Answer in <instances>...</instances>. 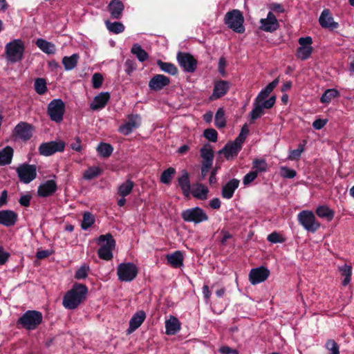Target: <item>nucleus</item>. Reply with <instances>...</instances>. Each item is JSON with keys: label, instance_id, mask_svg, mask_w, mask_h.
<instances>
[{"label": "nucleus", "instance_id": "nucleus-51", "mask_svg": "<svg viewBox=\"0 0 354 354\" xmlns=\"http://www.w3.org/2000/svg\"><path fill=\"white\" fill-rule=\"evenodd\" d=\"M90 267L87 264H83L75 272V278L78 280L84 279L87 277Z\"/></svg>", "mask_w": 354, "mask_h": 354}, {"label": "nucleus", "instance_id": "nucleus-37", "mask_svg": "<svg viewBox=\"0 0 354 354\" xmlns=\"http://www.w3.org/2000/svg\"><path fill=\"white\" fill-rule=\"evenodd\" d=\"M131 53L134 55L140 62H144L149 59L148 53L138 44H134L132 46Z\"/></svg>", "mask_w": 354, "mask_h": 354}, {"label": "nucleus", "instance_id": "nucleus-54", "mask_svg": "<svg viewBox=\"0 0 354 354\" xmlns=\"http://www.w3.org/2000/svg\"><path fill=\"white\" fill-rule=\"evenodd\" d=\"M267 240L271 243H282L285 241L283 236L277 232L270 234L267 237Z\"/></svg>", "mask_w": 354, "mask_h": 354}, {"label": "nucleus", "instance_id": "nucleus-46", "mask_svg": "<svg viewBox=\"0 0 354 354\" xmlns=\"http://www.w3.org/2000/svg\"><path fill=\"white\" fill-rule=\"evenodd\" d=\"M105 24L107 29L113 33L119 34L124 30V26L121 22H110L106 21Z\"/></svg>", "mask_w": 354, "mask_h": 354}, {"label": "nucleus", "instance_id": "nucleus-3", "mask_svg": "<svg viewBox=\"0 0 354 354\" xmlns=\"http://www.w3.org/2000/svg\"><path fill=\"white\" fill-rule=\"evenodd\" d=\"M25 51L24 42L20 39H15L8 42L5 46L6 60L10 63L21 62Z\"/></svg>", "mask_w": 354, "mask_h": 354}, {"label": "nucleus", "instance_id": "nucleus-15", "mask_svg": "<svg viewBox=\"0 0 354 354\" xmlns=\"http://www.w3.org/2000/svg\"><path fill=\"white\" fill-rule=\"evenodd\" d=\"M298 42L299 47L297 51V57L301 60L308 59L313 52V39L310 37H300Z\"/></svg>", "mask_w": 354, "mask_h": 354}, {"label": "nucleus", "instance_id": "nucleus-11", "mask_svg": "<svg viewBox=\"0 0 354 354\" xmlns=\"http://www.w3.org/2000/svg\"><path fill=\"white\" fill-rule=\"evenodd\" d=\"M16 172L21 183L28 184L37 177V167L35 165L23 163L16 168Z\"/></svg>", "mask_w": 354, "mask_h": 354}, {"label": "nucleus", "instance_id": "nucleus-30", "mask_svg": "<svg viewBox=\"0 0 354 354\" xmlns=\"http://www.w3.org/2000/svg\"><path fill=\"white\" fill-rule=\"evenodd\" d=\"M208 192V188L201 183L194 185L191 189V194L192 196L194 198L200 200L206 199L207 198Z\"/></svg>", "mask_w": 354, "mask_h": 354}, {"label": "nucleus", "instance_id": "nucleus-56", "mask_svg": "<svg viewBox=\"0 0 354 354\" xmlns=\"http://www.w3.org/2000/svg\"><path fill=\"white\" fill-rule=\"evenodd\" d=\"M326 348L331 351L330 354H339V346L333 339H328L326 343Z\"/></svg>", "mask_w": 354, "mask_h": 354}, {"label": "nucleus", "instance_id": "nucleus-64", "mask_svg": "<svg viewBox=\"0 0 354 354\" xmlns=\"http://www.w3.org/2000/svg\"><path fill=\"white\" fill-rule=\"evenodd\" d=\"M30 199L31 197L30 195H23L20 197L19 202L21 206L28 207L30 203Z\"/></svg>", "mask_w": 354, "mask_h": 354}, {"label": "nucleus", "instance_id": "nucleus-61", "mask_svg": "<svg viewBox=\"0 0 354 354\" xmlns=\"http://www.w3.org/2000/svg\"><path fill=\"white\" fill-rule=\"evenodd\" d=\"M219 353L221 354H239V351L236 349H232L229 346H221L219 350Z\"/></svg>", "mask_w": 354, "mask_h": 354}, {"label": "nucleus", "instance_id": "nucleus-28", "mask_svg": "<svg viewBox=\"0 0 354 354\" xmlns=\"http://www.w3.org/2000/svg\"><path fill=\"white\" fill-rule=\"evenodd\" d=\"M178 183L183 195L186 197H189L191 194V185L189 176L187 171L183 170L182 171L181 176L178 178Z\"/></svg>", "mask_w": 354, "mask_h": 354}, {"label": "nucleus", "instance_id": "nucleus-8", "mask_svg": "<svg viewBox=\"0 0 354 354\" xmlns=\"http://www.w3.org/2000/svg\"><path fill=\"white\" fill-rule=\"evenodd\" d=\"M65 104L61 99H53L48 104V115L55 122L60 123L63 120Z\"/></svg>", "mask_w": 354, "mask_h": 354}, {"label": "nucleus", "instance_id": "nucleus-25", "mask_svg": "<svg viewBox=\"0 0 354 354\" xmlns=\"http://www.w3.org/2000/svg\"><path fill=\"white\" fill-rule=\"evenodd\" d=\"M319 22L322 27L331 30L337 28L339 26L338 23L334 21L333 17L328 9H324L322 11Z\"/></svg>", "mask_w": 354, "mask_h": 354}, {"label": "nucleus", "instance_id": "nucleus-59", "mask_svg": "<svg viewBox=\"0 0 354 354\" xmlns=\"http://www.w3.org/2000/svg\"><path fill=\"white\" fill-rule=\"evenodd\" d=\"M103 82V77L100 73H95L92 77L93 87L95 88H100Z\"/></svg>", "mask_w": 354, "mask_h": 354}, {"label": "nucleus", "instance_id": "nucleus-32", "mask_svg": "<svg viewBox=\"0 0 354 354\" xmlns=\"http://www.w3.org/2000/svg\"><path fill=\"white\" fill-rule=\"evenodd\" d=\"M35 44L37 46L46 54L53 55L55 53V46L51 42H49L44 39L39 38L37 39Z\"/></svg>", "mask_w": 354, "mask_h": 354}, {"label": "nucleus", "instance_id": "nucleus-57", "mask_svg": "<svg viewBox=\"0 0 354 354\" xmlns=\"http://www.w3.org/2000/svg\"><path fill=\"white\" fill-rule=\"evenodd\" d=\"M258 176V174L256 171H250L246 175L244 176L243 178V183L245 186H248L252 182H253Z\"/></svg>", "mask_w": 354, "mask_h": 354}, {"label": "nucleus", "instance_id": "nucleus-10", "mask_svg": "<svg viewBox=\"0 0 354 354\" xmlns=\"http://www.w3.org/2000/svg\"><path fill=\"white\" fill-rule=\"evenodd\" d=\"M181 217L185 222L198 224L207 221L209 218L205 212L198 207L185 209L181 213Z\"/></svg>", "mask_w": 354, "mask_h": 354}, {"label": "nucleus", "instance_id": "nucleus-12", "mask_svg": "<svg viewBox=\"0 0 354 354\" xmlns=\"http://www.w3.org/2000/svg\"><path fill=\"white\" fill-rule=\"evenodd\" d=\"M65 143L63 141H51L43 142L39 147V152L44 156H49L56 152H62L64 150Z\"/></svg>", "mask_w": 354, "mask_h": 354}, {"label": "nucleus", "instance_id": "nucleus-33", "mask_svg": "<svg viewBox=\"0 0 354 354\" xmlns=\"http://www.w3.org/2000/svg\"><path fill=\"white\" fill-rule=\"evenodd\" d=\"M166 258L168 263L174 268H180L183 265V255L180 251L167 254Z\"/></svg>", "mask_w": 354, "mask_h": 354}, {"label": "nucleus", "instance_id": "nucleus-17", "mask_svg": "<svg viewBox=\"0 0 354 354\" xmlns=\"http://www.w3.org/2000/svg\"><path fill=\"white\" fill-rule=\"evenodd\" d=\"M270 271L263 266L253 268L249 274V279L252 285L259 284L266 281L269 277Z\"/></svg>", "mask_w": 354, "mask_h": 354}, {"label": "nucleus", "instance_id": "nucleus-35", "mask_svg": "<svg viewBox=\"0 0 354 354\" xmlns=\"http://www.w3.org/2000/svg\"><path fill=\"white\" fill-rule=\"evenodd\" d=\"M80 56L74 53L71 56H64L62 58V64L66 71H71L75 68L77 64Z\"/></svg>", "mask_w": 354, "mask_h": 354}, {"label": "nucleus", "instance_id": "nucleus-22", "mask_svg": "<svg viewBox=\"0 0 354 354\" xmlns=\"http://www.w3.org/2000/svg\"><path fill=\"white\" fill-rule=\"evenodd\" d=\"M241 148L242 145L234 140L232 142L226 144L219 153H223L227 160H230L236 156Z\"/></svg>", "mask_w": 354, "mask_h": 354}, {"label": "nucleus", "instance_id": "nucleus-38", "mask_svg": "<svg viewBox=\"0 0 354 354\" xmlns=\"http://www.w3.org/2000/svg\"><path fill=\"white\" fill-rule=\"evenodd\" d=\"M339 96V92L335 88L326 89L320 98V102L323 104H329L333 99Z\"/></svg>", "mask_w": 354, "mask_h": 354}, {"label": "nucleus", "instance_id": "nucleus-31", "mask_svg": "<svg viewBox=\"0 0 354 354\" xmlns=\"http://www.w3.org/2000/svg\"><path fill=\"white\" fill-rule=\"evenodd\" d=\"M165 329L167 335H175L180 329L179 320L176 317L171 316L165 322Z\"/></svg>", "mask_w": 354, "mask_h": 354}, {"label": "nucleus", "instance_id": "nucleus-52", "mask_svg": "<svg viewBox=\"0 0 354 354\" xmlns=\"http://www.w3.org/2000/svg\"><path fill=\"white\" fill-rule=\"evenodd\" d=\"M303 144H300L297 149L290 151L288 159L290 160L298 159L304 151V146L306 141L304 140Z\"/></svg>", "mask_w": 354, "mask_h": 354}, {"label": "nucleus", "instance_id": "nucleus-4", "mask_svg": "<svg viewBox=\"0 0 354 354\" xmlns=\"http://www.w3.org/2000/svg\"><path fill=\"white\" fill-rule=\"evenodd\" d=\"M98 243H102L98 250L97 254L100 259L109 261L113 258V250L115 246V241L109 233L100 235Z\"/></svg>", "mask_w": 354, "mask_h": 354}, {"label": "nucleus", "instance_id": "nucleus-43", "mask_svg": "<svg viewBox=\"0 0 354 354\" xmlns=\"http://www.w3.org/2000/svg\"><path fill=\"white\" fill-rule=\"evenodd\" d=\"M134 184L130 180H127L124 183H122L118 189V194L120 196H127L131 192L133 188Z\"/></svg>", "mask_w": 354, "mask_h": 354}, {"label": "nucleus", "instance_id": "nucleus-45", "mask_svg": "<svg viewBox=\"0 0 354 354\" xmlns=\"http://www.w3.org/2000/svg\"><path fill=\"white\" fill-rule=\"evenodd\" d=\"M175 174L176 169L174 167H169L162 171L160 178V182L165 185L170 184Z\"/></svg>", "mask_w": 354, "mask_h": 354}, {"label": "nucleus", "instance_id": "nucleus-1", "mask_svg": "<svg viewBox=\"0 0 354 354\" xmlns=\"http://www.w3.org/2000/svg\"><path fill=\"white\" fill-rule=\"evenodd\" d=\"M279 82V80L277 77L263 88L257 95L253 102V109L249 115L252 122L260 118L265 113V109H270L274 106L276 97L272 96L268 99L267 98L278 85Z\"/></svg>", "mask_w": 354, "mask_h": 354}, {"label": "nucleus", "instance_id": "nucleus-9", "mask_svg": "<svg viewBox=\"0 0 354 354\" xmlns=\"http://www.w3.org/2000/svg\"><path fill=\"white\" fill-rule=\"evenodd\" d=\"M138 272V267L133 263H120L117 268V274L120 281H132Z\"/></svg>", "mask_w": 354, "mask_h": 354}, {"label": "nucleus", "instance_id": "nucleus-55", "mask_svg": "<svg viewBox=\"0 0 354 354\" xmlns=\"http://www.w3.org/2000/svg\"><path fill=\"white\" fill-rule=\"evenodd\" d=\"M204 137L209 141L215 142L217 141L218 133L214 129H207L203 132Z\"/></svg>", "mask_w": 354, "mask_h": 354}, {"label": "nucleus", "instance_id": "nucleus-26", "mask_svg": "<svg viewBox=\"0 0 354 354\" xmlns=\"http://www.w3.org/2000/svg\"><path fill=\"white\" fill-rule=\"evenodd\" d=\"M146 318V314L143 310L136 312L129 321V326L127 329V333L131 334L138 328Z\"/></svg>", "mask_w": 354, "mask_h": 354}, {"label": "nucleus", "instance_id": "nucleus-42", "mask_svg": "<svg viewBox=\"0 0 354 354\" xmlns=\"http://www.w3.org/2000/svg\"><path fill=\"white\" fill-rule=\"evenodd\" d=\"M96 150L101 157L108 158L111 155L113 148L108 143L101 142L97 147Z\"/></svg>", "mask_w": 354, "mask_h": 354}, {"label": "nucleus", "instance_id": "nucleus-58", "mask_svg": "<svg viewBox=\"0 0 354 354\" xmlns=\"http://www.w3.org/2000/svg\"><path fill=\"white\" fill-rule=\"evenodd\" d=\"M248 133H249V130L247 127V125L245 124L242 127L241 131L240 133L239 134L238 137L234 140L236 141V142L240 143L241 145H243V143L245 141Z\"/></svg>", "mask_w": 354, "mask_h": 354}, {"label": "nucleus", "instance_id": "nucleus-60", "mask_svg": "<svg viewBox=\"0 0 354 354\" xmlns=\"http://www.w3.org/2000/svg\"><path fill=\"white\" fill-rule=\"evenodd\" d=\"M269 9H270L269 12H272L273 14H274V13L280 14V13H283L285 12V10H284V8L283 7V6L281 4L277 3H271L269 6Z\"/></svg>", "mask_w": 354, "mask_h": 354}, {"label": "nucleus", "instance_id": "nucleus-62", "mask_svg": "<svg viewBox=\"0 0 354 354\" xmlns=\"http://www.w3.org/2000/svg\"><path fill=\"white\" fill-rule=\"evenodd\" d=\"M10 254L6 252L3 247L0 246V265H3L8 261Z\"/></svg>", "mask_w": 354, "mask_h": 354}, {"label": "nucleus", "instance_id": "nucleus-2", "mask_svg": "<svg viewBox=\"0 0 354 354\" xmlns=\"http://www.w3.org/2000/svg\"><path fill=\"white\" fill-rule=\"evenodd\" d=\"M88 292L87 287L81 283H75L73 288L64 296L62 305L68 310H74L86 298Z\"/></svg>", "mask_w": 354, "mask_h": 354}, {"label": "nucleus", "instance_id": "nucleus-27", "mask_svg": "<svg viewBox=\"0 0 354 354\" xmlns=\"http://www.w3.org/2000/svg\"><path fill=\"white\" fill-rule=\"evenodd\" d=\"M110 99V94L108 92H102L96 95L93 102L90 104V108L93 111L103 109Z\"/></svg>", "mask_w": 354, "mask_h": 354}, {"label": "nucleus", "instance_id": "nucleus-39", "mask_svg": "<svg viewBox=\"0 0 354 354\" xmlns=\"http://www.w3.org/2000/svg\"><path fill=\"white\" fill-rule=\"evenodd\" d=\"M268 165L263 158H255L252 161V171L259 173H264L268 171Z\"/></svg>", "mask_w": 354, "mask_h": 354}, {"label": "nucleus", "instance_id": "nucleus-49", "mask_svg": "<svg viewBox=\"0 0 354 354\" xmlns=\"http://www.w3.org/2000/svg\"><path fill=\"white\" fill-rule=\"evenodd\" d=\"M101 173V169L98 167H91L84 173V178L90 180L97 177Z\"/></svg>", "mask_w": 354, "mask_h": 354}, {"label": "nucleus", "instance_id": "nucleus-63", "mask_svg": "<svg viewBox=\"0 0 354 354\" xmlns=\"http://www.w3.org/2000/svg\"><path fill=\"white\" fill-rule=\"evenodd\" d=\"M124 65L126 67V72L129 74L136 69V63L133 60L127 59Z\"/></svg>", "mask_w": 354, "mask_h": 354}, {"label": "nucleus", "instance_id": "nucleus-29", "mask_svg": "<svg viewBox=\"0 0 354 354\" xmlns=\"http://www.w3.org/2000/svg\"><path fill=\"white\" fill-rule=\"evenodd\" d=\"M108 10L113 19H120L124 10V5L120 0H112L109 6Z\"/></svg>", "mask_w": 354, "mask_h": 354}, {"label": "nucleus", "instance_id": "nucleus-47", "mask_svg": "<svg viewBox=\"0 0 354 354\" xmlns=\"http://www.w3.org/2000/svg\"><path fill=\"white\" fill-rule=\"evenodd\" d=\"M95 216L89 212H86L83 214V220L81 223V227L83 230H86L92 226L95 223Z\"/></svg>", "mask_w": 354, "mask_h": 354}, {"label": "nucleus", "instance_id": "nucleus-48", "mask_svg": "<svg viewBox=\"0 0 354 354\" xmlns=\"http://www.w3.org/2000/svg\"><path fill=\"white\" fill-rule=\"evenodd\" d=\"M34 87L37 94L44 95L47 91L46 80L44 78H37L35 80Z\"/></svg>", "mask_w": 354, "mask_h": 354}, {"label": "nucleus", "instance_id": "nucleus-44", "mask_svg": "<svg viewBox=\"0 0 354 354\" xmlns=\"http://www.w3.org/2000/svg\"><path fill=\"white\" fill-rule=\"evenodd\" d=\"M339 270L341 272L342 275L344 277L342 284L346 286L351 280L352 268L351 266L344 264L339 267Z\"/></svg>", "mask_w": 354, "mask_h": 354}, {"label": "nucleus", "instance_id": "nucleus-23", "mask_svg": "<svg viewBox=\"0 0 354 354\" xmlns=\"http://www.w3.org/2000/svg\"><path fill=\"white\" fill-rule=\"evenodd\" d=\"M240 180L232 178L223 185L221 189V196L225 199H230L233 197L234 192L239 187Z\"/></svg>", "mask_w": 354, "mask_h": 354}, {"label": "nucleus", "instance_id": "nucleus-14", "mask_svg": "<svg viewBox=\"0 0 354 354\" xmlns=\"http://www.w3.org/2000/svg\"><path fill=\"white\" fill-rule=\"evenodd\" d=\"M259 29L266 32H274L279 28V22L272 12H268L266 18L259 21Z\"/></svg>", "mask_w": 354, "mask_h": 354}, {"label": "nucleus", "instance_id": "nucleus-24", "mask_svg": "<svg viewBox=\"0 0 354 354\" xmlns=\"http://www.w3.org/2000/svg\"><path fill=\"white\" fill-rule=\"evenodd\" d=\"M230 88V83L225 80H219L214 84V90L210 100H214L225 95Z\"/></svg>", "mask_w": 354, "mask_h": 354}, {"label": "nucleus", "instance_id": "nucleus-13", "mask_svg": "<svg viewBox=\"0 0 354 354\" xmlns=\"http://www.w3.org/2000/svg\"><path fill=\"white\" fill-rule=\"evenodd\" d=\"M33 129L31 124L26 122H20L15 126L12 131V136L22 141H28L32 136Z\"/></svg>", "mask_w": 354, "mask_h": 354}, {"label": "nucleus", "instance_id": "nucleus-16", "mask_svg": "<svg viewBox=\"0 0 354 354\" xmlns=\"http://www.w3.org/2000/svg\"><path fill=\"white\" fill-rule=\"evenodd\" d=\"M177 60L185 71L193 73L196 70L197 62L190 54L179 52Z\"/></svg>", "mask_w": 354, "mask_h": 354}, {"label": "nucleus", "instance_id": "nucleus-5", "mask_svg": "<svg viewBox=\"0 0 354 354\" xmlns=\"http://www.w3.org/2000/svg\"><path fill=\"white\" fill-rule=\"evenodd\" d=\"M41 313L36 310H27L19 319L18 324L27 330L35 329L41 322Z\"/></svg>", "mask_w": 354, "mask_h": 354}, {"label": "nucleus", "instance_id": "nucleus-53", "mask_svg": "<svg viewBox=\"0 0 354 354\" xmlns=\"http://www.w3.org/2000/svg\"><path fill=\"white\" fill-rule=\"evenodd\" d=\"M279 170L280 176L284 178H293L297 175L295 170L290 169L286 166L280 167Z\"/></svg>", "mask_w": 354, "mask_h": 354}, {"label": "nucleus", "instance_id": "nucleus-34", "mask_svg": "<svg viewBox=\"0 0 354 354\" xmlns=\"http://www.w3.org/2000/svg\"><path fill=\"white\" fill-rule=\"evenodd\" d=\"M13 156V149L10 147H6L0 150V166L8 165L11 163Z\"/></svg>", "mask_w": 354, "mask_h": 354}, {"label": "nucleus", "instance_id": "nucleus-20", "mask_svg": "<svg viewBox=\"0 0 354 354\" xmlns=\"http://www.w3.org/2000/svg\"><path fill=\"white\" fill-rule=\"evenodd\" d=\"M18 219L17 214L10 209L0 210V224L5 227H12L15 225Z\"/></svg>", "mask_w": 354, "mask_h": 354}, {"label": "nucleus", "instance_id": "nucleus-40", "mask_svg": "<svg viewBox=\"0 0 354 354\" xmlns=\"http://www.w3.org/2000/svg\"><path fill=\"white\" fill-rule=\"evenodd\" d=\"M317 215L320 218L331 221L334 217V212L327 205H320L316 209Z\"/></svg>", "mask_w": 354, "mask_h": 354}, {"label": "nucleus", "instance_id": "nucleus-19", "mask_svg": "<svg viewBox=\"0 0 354 354\" xmlns=\"http://www.w3.org/2000/svg\"><path fill=\"white\" fill-rule=\"evenodd\" d=\"M140 123V118L138 115H129L124 124L119 128V131L124 135H129L131 131L138 128Z\"/></svg>", "mask_w": 354, "mask_h": 354}, {"label": "nucleus", "instance_id": "nucleus-21", "mask_svg": "<svg viewBox=\"0 0 354 354\" xmlns=\"http://www.w3.org/2000/svg\"><path fill=\"white\" fill-rule=\"evenodd\" d=\"M57 189V183L54 180H48L41 183L37 189V194L41 197H47L53 195Z\"/></svg>", "mask_w": 354, "mask_h": 354}, {"label": "nucleus", "instance_id": "nucleus-50", "mask_svg": "<svg viewBox=\"0 0 354 354\" xmlns=\"http://www.w3.org/2000/svg\"><path fill=\"white\" fill-rule=\"evenodd\" d=\"M226 124L225 113L222 108H219L215 115V125L218 128H223Z\"/></svg>", "mask_w": 354, "mask_h": 354}, {"label": "nucleus", "instance_id": "nucleus-7", "mask_svg": "<svg viewBox=\"0 0 354 354\" xmlns=\"http://www.w3.org/2000/svg\"><path fill=\"white\" fill-rule=\"evenodd\" d=\"M299 224L308 232H315L320 227V223L317 221L312 211L303 210L297 215Z\"/></svg>", "mask_w": 354, "mask_h": 354}, {"label": "nucleus", "instance_id": "nucleus-41", "mask_svg": "<svg viewBox=\"0 0 354 354\" xmlns=\"http://www.w3.org/2000/svg\"><path fill=\"white\" fill-rule=\"evenodd\" d=\"M156 63L160 70L165 73L172 75H174L178 73V69L174 64L169 62H164L161 60H158Z\"/></svg>", "mask_w": 354, "mask_h": 354}, {"label": "nucleus", "instance_id": "nucleus-18", "mask_svg": "<svg viewBox=\"0 0 354 354\" xmlns=\"http://www.w3.org/2000/svg\"><path fill=\"white\" fill-rule=\"evenodd\" d=\"M170 84L169 77L164 75H156L149 82V87L151 91H158Z\"/></svg>", "mask_w": 354, "mask_h": 354}, {"label": "nucleus", "instance_id": "nucleus-36", "mask_svg": "<svg viewBox=\"0 0 354 354\" xmlns=\"http://www.w3.org/2000/svg\"><path fill=\"white\" fill-rule=\"evenodd\" d=\"M201 156L203 158V163L212 164L214 159V152L212 147L209 145H205L200 151Z\"/></svg>", "mask_w": 354, "mask_h": 354}, {"label": "nucleus", "instance_id": "nucleus-6", "mask_svg": "<svg viewBox=\"0 0 354 354\" xmlns=\"http://www.w3.org/2000/svg\"><path fill=\"white\" fill-rule=\"evenodd\" d=\"M224 20L227 27L234 32L243 33L245 31L243 16L239 10L227 12L225 15Z\"/></svg>", "mask_w": 354, "mask_h": 354}]
</instances>
